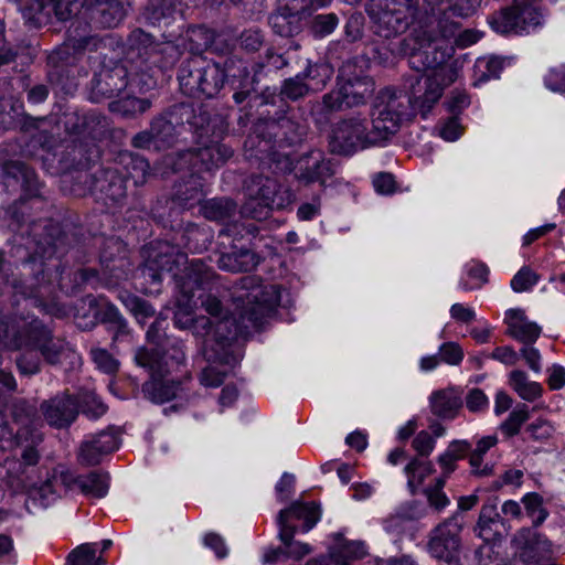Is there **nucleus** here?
<instances>
[{"label":"nucleus","instance_id":"nucleus-1","mask_svg":"<svg viewBox=\"0 0 565 565\" xmlns=\"http://www.w3.org/2000/svg\"><path fill=\"white\" fill-rule=\"evenodd\" d=\"M147 260L142 268L145 280L150 281L146 294H159L166 274L175 280L173 323L180 330H189L209 360H220L230 341L249 328H258L280 302L277 286L254 288L247 295L246 305L238 319L228 317L220 296L214 292L216 275L201 260L193 259L189 267L188 256L167 242L150 243L145 250Z\"/></svg>","mask_w":565,"mask_h":565},{"label":"nucleus","instance_id":"nucleus-2","mask_svg":"<svg viewBox=\"0 0 565 565\" xmlns=\"http://www.w3.org/2000/svg\"><path fill=\"white\" fill-rule=\"evenodd\" d=\"M455 82L456 71L444 67L423 82L413 84L411 95L392 88L381 90L376 97L371 129H367L365 119L353 117L338 122L331 135V150L339 154H352L387 140L404 121L412 120L417 114L426 119L444 89Z\"/></svg>","mask_w":565,"mask_h":565},{"label":"nucleus","instance_id":"nucleus-3","mask_svg":"<svg viewBox=\"0 0 565 565\" xmlns=\"http://www.w3.org/2000/svg\"><path fill=\"white\" fill-rule=\"evenodd\" d=\"M417 4V0H372L367 7V13L374 32L381 38L391 39L404 33L414 22L416 26L402 41L398 53L409 55L412 64L420 61L427 71L416 79L415 84L444 67L454 68L457 79L459 77L457 63H448L452 47L439 42L438 38L447 39L455 35L459 22L440 15L427 17L423 6L418 8Z\"/></svg>","mask_w":565,"mask_h":565},{"label":"nucleus","instance_id":"nucleus-4","mask_svg":"<svg viewBox=\"0 0 565 565\" xmlns=\"http://www.w3.org/2000/svg\"><path fill=\"white\" fill-rule=\"evenodd\" d=\"M0 347L8 349L38 348L50 364L79 361L68 342L52 335V332L33 315L12 316L0 321Z\"/></svg>","mask_w":565,"mask_h":565},{"label":"nucleus","instance_id":"nucleus-5","mask_svg":"<svg viewBox=\"0 0 565 565\" xmlns=\"http://www.w3.org/2000/svg\"><path fill=\"white\" fill-rule=\"evenodd\" d=\"M127 45V60L135 68L131 83H136L140 92L153 88L157 73L174 65L184 51L180 40L156 43L149 34L139 29L129 34Z\"/></svg>","mask_w":565,"mask_h":565},{"label":"nucleus","instance_id":"nucleus-6","mask_svg":"<svg viewBox=\"0 0 565 565\" xmlns=\"http://www.w3.org/2000/svg\"><path fill=\"white\" fill-rule=\"evenodd\" d=\"M127 0H33L32 8L36 13L32 17L38 23H47L52 17L65 21L76 15L87 6H96L99 23L105 28L117 26L126 15Z\"/></svg>","mask_w":565,"mask_h":565},{"label":"nucleus","instance_id":"nucleus-7","mask_svg":"<svg viewBox=\"0 0 565 565\" xmlns=\"http://www.w3.org/2000/svg\"><path fill=\"white\" fill-rule=\"evenodd\" d=\"M225 71L216 62L196 54L183 62L178 79L184 95L214 97L225 83Z\"/></svg>","mask_w":565,"mask_h":565},{"label":"nucleus","instance_id":"nucleus-8","mask_svg":"<svg viewBox=\"0 0 565 565\" xmlns=\"http://www.w3.org/2000/svg\"><path fill=\"white\" fill-rule=\"evenodd\" d=\"M43 257H32L22 265L25 273H35L34 277L26 281L13 279L9 282L17 292L23 295L34 306L42 307L47 313L55 315V287H63L61 284L62 274L58 271L57 265H53L55 270L49 273V267L44 264Z\"/></svg>","mask_w":565,"mask_h":565},{"label":"nucleus","instance_id":"nucleus-9","mask_svg":"<svg viewBox=\"0 0 565 565\" xmlns=\"http://www.w3.org/2000/svg\"><path fill=\"white\" fill-rule=\"evenodd\" d=\"M249 200L243 206V213L255 220H265L273 210H281L292 202V193L282 189L268 177H257L249 186Z\"/></svg>","mask_w":565,"mask_h":565},{"label":"nucleus","instance_id":"nucleus-10","mask_svg":"<svg viewBox=\"0 0 565 565\" xmlns=\"http://www.w3.org/2000/svg\"><path fill=\"white\" fill-rule=\"evenodd\" d=\"M156 324L147 331V340L153 344ZM135 362L138 366L146 369L150 377L171 375L184 366L185 353L181 347H172L164 354L157 347H140L135 352Z\"/></svg>","mask_w":565,"mask_h":565},{"label":"nucleus","instance_id":"nucleus-11","mask_svg":"<svg viewBox=\"0 0 565 565\" xmlns=\"http://www.w3.org/2000/svg\"><path fill=\"white\" fill-rule=\"evenodd\" d=\"M232 149L222 143H212L199 150H184L164 157V164L172 171L195 169L196 171H211L222 166L231 156Z\"/></svg>","mask_w":565,"mask_h":565},{"label":"nucleus","instance_id":"nucleus-12","mask_svg":"<svg viewBox=\"0 0 565 565\" xmlns=\"http://www.w3.org/2000/svg\"><path fill=\"white\" fill-rule=\"evenodd\" d=\"M541 14L533 4L515 3L490 18V25L500 34L530 32L540 24Z\"/></svg>","mask_w":565,"mask_h":565},{"label":"nucleus","instance_id":"nucleus-13","mask_svg":"<svg viewBox=\"0 0 565 565\" xmlns=\"http://www.w3.org/2000/svg\"><path fill=\"white\" fill-rule=\"evenodd\" d=\"M515 559L524 565H534L552 556V543L531 527L520 529L512 537Z\"/></svg>","mask_w":565,"mask_h":565},{"label":"nucleus","instance_id":"nucleus-14","mask_svg":"<svg viewBox=\"0 0 565 565\" xmlns=\"http://www.w3.org/2000/svg\"><path fill=\"white\" fill-rule=\"evenodd\" d=\"M374 83L369 77L349 79L323 96V105L329 110L354 107L365 104L374 93Z\"/></svg>","mask_w":565,"mask_h":565},{"label":"nucleus","instance_id":"nucleus-15","mask_svg":"<svg viewBox=\"0 0 565 565\" xmlns=\"http://www.w3.org/2000/svg\"><path fill=\"white\" fill-rule=\"evenodd\" d=\"M131 67H134L132 64ZM132 70L135 71V68ZM127 77L128 70L121 64H115L113 67L103 66L92 81L90 99L99 103L105 98L118 96L128 84L139 88L136 83H131L135 74L129 82Z\"/></svg>","mask_w":565,"mask_h":565},{"label":"nucleus","instance_id":"nucleus-16","mask_svg":"<svg viewBox=\"0 0 565 565\" xmlns=\"http://www.w3.org/2000/svg\"><path fill=\"white\" fill-rule=\"evenodd\" d=\"M460 530L461 525L456 518H450L439 524L430 535L428 543L430 555L454 565L452 562L457 557L460 546Z\"/></svg>","mask_w":565,"mask_h":565},{"label":"nucleus","instance_id":"nucleus-17","mask_svg":"<svg viewBox=\"0 0 565 565\" xmlns=\"http://www.w3.org/2000/svg\"><path fill=\"white\" fill-rule=\"evenodd\" d=\"M188 371L185 365L180 369L179 372H174L171 375L153 376L150 377L142 385V392L145 396L153 403L163 404L174 398L186 397L184 382L181 377H185Z\"/></svg>","mask_w":565,"mask_h":565},{"label":"nucleus","instance_id":"nucleus-18","mask_svg":"<svg viewBox=\"0 0 565 565\" xmlns=\"http://www.w3.org/2000/svg\"><path fill=\"white\" fill-rule=\"evenodd\" d=\"M19 408L24 412L25 415L22 416L18 414V411L14 413V423L18 425L14 436L18 444H22L24 441L30 443L23 449L21 458L23 463L34 466L38 463L40 458L35 446L42 440L41 435L38 431L39 419L36 418L33 409L25 406L24 403Z\"/></svg>","mask_w":565,"mask_h":565},{"label":"nucleus","instance_id":"nucleus-19","mask_svg":"<svg viewBox=\"0 0 565 565\" xmlns=\"http://www.w3.org/2000/svg\"><path fill=\"white\" fill-rule=\"evenodd\" d=\"M61 481L72 491H79L89 498H104L109 489V475L103 471H92L77 476L70 471L61 473Z\"/></svg>","mask_w":565,"mask_h":565},{"label":"nucleus","instance_id":"nucleus-20","mask_svg":"<svg viewBox=\"0 0 565 565\" xmlns=\"http://www.w3.org/2000/svg\"><path fill=\"white\" fill-rule=\"evenodd\" d=\"M294 172L295 177L306 184L319 182L321 185H324L333 174L330 161L326 160L320 151H311L300 157Z\"/></svg>","mask_w":565,"mask_h":565},{"label":"nucleus","instance_id":"nucleus-21","mask_svg":"<svg viewBox=\"0 0 565 565\" xmlns=\"http://www.w3.org/2000/svg\"><path fill=\"white\" fill-rule=\"evenodd\" d=\"M119 443L116 434L110 430H103L96 435L88 436L81 446L79 460L87 466L100 462L102 457L116 449Z\"/></svg>","mask_w":565,"mask_h":565},{"label":"nucleus","instance_id":"nucleus-22","mask_svg":"<svg viewBox=\"0 0 565 565\" xmlns=\"http://www.w3.org/2000/svg\"><path fill=\"white\" fill-rule=\"evenodd\" d=\"M45 420L54 427L71 425L77 416L76 402L70 396H56L41 404Z\"/></svg>","mask_w":565,"mask_h":565},{"label":"nucleus","instance_id":"nucleus-23","mask_svg":"<svg viewBox=\"0 0 565 565\" xmlns=\"http://www.w3.org/2000/svg\"><path fill=\"white\" fill-rule=\"evenodd\" d=\"M504 321L508 326L507 333L525 345L533 344L541 335V327L530 321L522 309L508 310Z\"/></svg>","mask_w":565,"mask_h":565},{"label":"nucleus","instance_id":"nucleus-24","mask_svg":"<svg viewBox=\"0 0 565 565\" xmlns=\"http://www.w3.org/2000/svg\"><path fill=\"white\" fill-rule=\"evenodd\" d=\"M367 555V547L362 541H343L328 557L313 558L306 565H351V562L362 559Z\"/></svg>","mask_w":565,"mask_h":565},{"label":"nucleus","instance_id":"nucleus-25","mask_svg":"<svg viewBox=\"0 0 565 565\" xmlns=\"http://www.w3.org/2000/svg\"><path fill=\"white\" fill-rule=\"evenodd\" d=\"M461 392L455 387L435 391L429 396L431 413L443 419H454L462 407Z\"/></svg>","mask_w":565,"mask_h":565},{"label":"nucleus","instance_id":"nucleus-26","mask_svg":"<svg viewBox=\"0 0 565 565\" xmlns=\"http://www.w3.org/2000/svg\"><path fill=\"white\" fill-rule=\"evenodd\" d=\"M233 250L223 253L217 265L221 269L231 273L249 271L259 264V257L250 249L245 247L237 248L233 245Z\"/></svg>","mask_w":565,"mask_h":565},{"label":"nucleus","instance_id":"nucleus-27","mask_svg":"<svg viewBox=\"0 0 565 565\" xmlns=\"http://www.w3.org/2000/svg\"><path fill=\"white\" fill-rule=\"evenodd\" d=\"M289 518L303 520L305 525L302 527V531L308 532L316 525V523L320 519L319 507L315 502H295L288 509H284L279 512L278 526L281 527V525H289Z\"/></svg>","mask_w":565,"mask_h":565},{"label":"nucleus","instance_id":"nucleus-28","mask_svg":"<svg viewBox=\"0 0 565 565\" xmlns=\"http://www.w3.org/2000/svg\"><path fill=\"white\" fill-rule=\"evenodd\" d=\"M500 526H504V521L497 510V504H483L475 529L477 535L483 541L490 542L500 535Z\"/></svg>","mask_w":565,"mask_h":565},{"label":"nucleus","instance_id":"nucleus-29","mask_svg":"<svg viewBox=\"0 0 565 565\" xmlns=\"http://www.w3.org/2000/svg\"><path fill=\"white\" fill-rule=\"evenodd\" d=\"M119 164L124 171H119L127 181H132L136 186L145 184L149 175V163L142 157L131 152L119 154Z\"/></svg>","mask_w":565,"mask_h":565},{"label":"nucleus","instance_id":"nucleus-30","mask_svg":"<svg viewBox=\"0 0 565 565\" xmlns=\"http://www.w3.org/2000/svg\"><path fill=\"white\" fill-rule=\"evenodd\" d=\"M509 385L520 398L526 402H534L543 394L542 384L531 381L527 374L521 370H514L510 373Z\"/></svg>","mask_w":565,"mask_h":565},{"label":"nucleus","instance_id":"nucleus-31","mask_svg":"<svg viewBox=\"0 0 565 565\" xmlns=\"http://www.w3.org/2000/svg\"><path fill=\"white\" fill-rule=\"evenodd\" d=\"M148 12V19L153 24L163 22L168 25L171 20L182 15L183 6L180 0H150Z\"/></svg>","mask_w":565,"mask_h":565},{"label":"nucleus","instance_id":"nucleus-32","mask_svg":"<svg viewBox=\"0 0 565 565\" xmlns=\"http://www.w3.org/2000/svg\"><path fill=\"white\" fill-rule=\"evenodd\" d=\"M489 268L486 264L470 260L463 267V275L459 281V287L465 291L481 288L488 282Z\"/></svg>","mask_w":565,"mask_h":565},{"label":"nucleus","instance_id":"nucleus-33","mask_svg":"<svg viewBox=\"0 0 565 565\" xmlns=\"http://www.w3.org/2000/svg\"><path fill=\"white\" fill-rule=\"evenodd\" d=\"M423 10L431 17L440 15L448 18V20H456L457 18L468 17L471 6L467 8L459 7L458 4H451V0H424Z\"/></svg>","mask_w":565,"mask_h":565},{"label":"nucleus","instance_id":"nucleus-34","mask_svg":"<svg viewBox=\"0 0 565 565\" xmlns=\"http://www.w3.org/2000/svg\"><path fill=\"white\" fill-rule=\"evenodd\" d=\"M503 70V60L497 56L479 57L473 65V86L498 78Z\"/></svg>","mask_w":565,"mask_h":565},{"label":"nucleus","instance_id":"nucleus-35","mask_svg":"<svg viewBox=\"0 0 565 565\" xmlns=\"http://www.w3.org/2000/svg\"><path fill=\"white\" fill-rule=\"evenodd\" d=\"M180 41L184 50H189L193 55H196L212 44L213 32L202 25L191 26Z\"/></svg>","mask_w":565,"mask_h":565},{"label":"nucleus","instance_id":"nucleus-36","mask_svg":"<svg viewBox=\"0 0 565 565\" xmlns=\"http://www.w3.org/2000/svg\"><path fill=\"white\" fill-rule=\"evenodd\" d=\"M434 471L435 469L430 461L418 458L412 459L405 467L407 486L411 492L415 493Z\"/></svg>","mask_w":565,"mask_h":565},{"label":"nucleus","instance_id":"nucleus-37","mask_svg":"<svg viewBox=\"0 0 565 565\" xmlns=\"http://www.w3.org/2000/svg\"><path fill=\"white\" fill-rule=\"evenodd\" d=\"M303 81L307 83L310 92H320L330 81L333 71L327 63L308 64L302 73Z\"/></svg>","mask_w":565,"mask_h":565},{"label":"nucleus","instance_id":"nucleus-38","mask_svg":"<svg viewBox=\"0 0 565 565\" xmlns=\"http://www.w3.org/2000/svg\"><path fill=\"white\" fill-rule=\"evenodd\" d=\"M106 185H100V191L114 202H119L126 196L128 182L118 169H107L104 172Z\"/></svg>","mask_w":565,"mask_h":565},{"label":"nucleus","instance_id":"nucleus-39","mask_svg":"<svg viewBox=\"0 0 565 565\" xmlns=\"http://www.w3.org/2000/svg\"><path fill=\"white\" fill-rule=\"evenodd\" d=\"M97 543H85L74 548L68 557L67 565H105L102 555L97 556Z\"/></svg>","mask_w":565,"mask_h":565},{"label":"nucleus","instance_id":"nucleus-40","mask_svg":"<svg viewBox=\"0 0 565 565\" xmlns=\"http://www.w3.org/2000/svg\"><path fill=\"white\" fill-rule=\"evenodd\" d=\"M296 527L291 525H281L279 527V539L286 546V554L294 559H301L310 554L312 548L309 544L294 541Z\"/></svg>","mask_w":565,"mask_h":565},{"label":"nucleus","instance_id":"nucleus-41","mask_svg":"<svg viewBox=\"0 0 565 565\" xmlns=\"http://www.w3.org/2000/svg\"><path fill=\"white\" fill-rule=\"evenodd\" d=\"M235 210L236 205L230 199H212L201 207L204 217L212 221H224L231 217Z\"/></svg>","mask_w":565,"mask_h":565},{"label":"nucleus","instance_id":"nucleus-42","mask_svg":"<svg viewBox=\"0 0 565 565\" xmlns=\"http://www.w3.org/2000/svg\"><path fill=\"white\" fill-rule=\"evenodd\" d=\"M151 107V102L147 98H137L127 96L109 103V109L124 116H135L147 111Z\"/></svg>","mask_w":565,"mask_h":565},{"label":"nucleus","instance_id":"nucleus-43","mask_svg":"<svg viewBox=\"0 0 565 565\" xmlns=\"http://www.w3.org/2000/svg\"><path fill=\"white\" fill-rule=\"evenodd\" d=\"M12 351H21L17 359V366L20 373L24 375H33L40 372L41 354L38 348H19Z\"/></svg>","mask_w":565,"mask_h":565},{"label":"nucleus","instance_id":"nucleus-44","mask_svg":"<svg viewBox=\"0 0 565 565\" xmlns=\"http://www.w3.org/2000/svg\"><path fill=\"white\" fill-rule=\"evenodd\" d=\"M522 502L534 526H540L548 516V512L543 507V498L540 494L534 492L526 493L522 498Z\"/></svg>","mask_w":565,"mask_h":565},{"label":"nucleus","instance_id":"nucleus-45","mask_svg":"<svg viewBox=\"0 0 565 565\" xmlns=\"http://www.w3.org/2000/svg\"><path fill=\"white\" fill-rule=\"evenodd\" d=\"M530 414L526 405L515 407L509 417L502 423L501 430L508 437L519 434L522 425L529 419Z\"/></svg>","mask_w":565,"mask_h":565},{"label":"nucleus","instance_id":"nucleus-46","mask_svg":"<svg viewBox=\"0 0 565 565\" xmlns=\"http://www.w3.org/2000/svg\"><path fill=\"white\" fill-rule=\"evenodd\" d=\"M22 106L11 98H0V129L12 128L20 114Z\"/></svg>","mask_w":565,"mask_h":565},{"label":"nucleus","instance_id":"nucleus-47","mask_svg":"<svg viewBox=\"0 0 565 565\" xmlns=\"http://www.w3.org/2000/svg\"><path fill=\"white\" fill-rule=\"evenodd\" d=\"M186 190L182 192L181 190L177 191V200L179 203L185 207L190 209L196 203H201L203 198V190L201 184L198 183L194 175H191L190 181L188 182Z\"/></svg>","mask_w":565,"mask_h":565},{"label":"nucleus","instance_id":"nucleus-48","mask_svg":"<svg viewBox=\"0 0 565 565\" xmlns=\"http://www.w3.org/2000/svg\"><path fill=\"white\" fill-rule=\"evenodd\" d=\"M311 93L307 83L303 81L302 75L297 74L295 77L288 78L284 82L281 87V95L285 98L297 100Z\"/></svg>","mask_w":565,"mask_h":565},{"label":"nucleus","instance_id":"nucleus-49","mask_svg":"<svg viewBox=\"0 0 565 565\" xmlns=\"http://www.w3.org/2000/svg\"><path fill=\"white\" fill-rule=\"evenodd\" d=\"M124 303L140 323L152 317L156 312L153 307L148 301L136 296H127L124 299Z\"/></svg>","mask_w":565,"mask_h":565},{"label":"nucleus","instance_id":"nucleus-50","mask_svg":"<svg viewBox=\"0 0 565 565\" xmlns=\"http://www.w3.org/2000/svg\"><path fill=\"white\" fill-rule=\"evenodd\" d=\"M174 126L164 118H157L151 122V131L156 138V147L169 146L174 136Z\"/></svg>","mask_w":565,"mask_h":565},{"label":"nucleus","instance_id":"nucleus-51","mask_svg":"<svg viewBox=\"0 0 565 565\" xmlns=\"http://www.w3.org/2000/svg\"><path fill=\"white\" fill-rule=\"evenodd\" d=\"M79 404L82 412L90 418H98L107 412V406L94 392L84 393Z\"/></svg>","mask_w":565,"mask_h":565},{"label":"nucleus","instance_id":"nucleus-52","mask_svg":"<svg viewBox=\"0 0 565 565\" xmlns=\"http://www.w3.org/2000/svg\"><path fill=\"white\" fill-rule=\"evenodd\" d=\"M539 281V276L529 267H522L511 279V288L515 292L527 291Z\"/></svg>","mask_w":565,"mask_h":565},{"label":"nucleus","instance_id":"nucleus-53","mask_svg":"<svg viewBox=\"0 0 565 565\" xmlns=\"http://www.w3.org/2000/svg\"><path fill=\"white\" fill-rule=\"evenodd\" d=\"M445 484V478H437L434 487L425 489L429 504L437 511H441L450 503L448 497L443 491Z\"/></svg>","mask_w":565,"mask_h":565},{"label":"nucleus","instance_id":"nucleus-54","mask_svg":"<svg viewBox=\"0 0 565 565\" xmlns=\"http://www.w3.org/2000/svg\"><path fill=\"white\" fill-rule=\"evenodd\" d=\"M438 356L446 364L459 365L463 360L465 353L459 343L448 341L439 347Z\"/></svg>","mask_w":565,"mask_h":565},{"label":"nucleus","instance_id":"nucleus-55","mask_svg":"<svg viewBox=\"0 0 565 565\" xmlns=\"http://www.w3.org/2000/svg\"><path fill=\"white\" fill-rule=\"evenodd\" d=\"M3 173L17 182L20 180L30 183L34 178V171L21 161H9L3 164Z\"/></svg>","mask_w":565,"mask_h":565},{"label":"nucleus","instance_id":"nucleus-56","mask_svg":"<svg viewBox=\"0 0 565 565\" xmlns=\"http://www.w3.org/2000/svg\"><path fill=\"white\" fill-rule=\"evenodd\" d=\"M339 23V19L334 13L318 14L312 22V31L319 38L331 34Z\"/></svg>","mask_w":565,"mask_h":565},{"label":"nucleus","instance_id":"nucleus-57","mask_svg":"<svg viewBox=\"0 0 565 565\" xmlns=\"http://www.w3.org/2000/svg\"><path fill=\"white\" fill-rule=\"evenodd\" d=\"M90 355L97 367L107 374H113L118 370V362L113 355L104 349H92Z\"/></svg>","mask_w":565,"mask_h":565},{"label":"nucleus","instance_id":"nucleus-58","mask_svg":"<svg viewBox=\"0 0 565 565\" xmlns=\"http://www.w3.org/2000/svg\"><path fill=\"white\" fill-rule=\"evenodd\" d=\"M463 128L457 115L443 121L439 126V136L446 141H456L462 135Z\"/></svg>","mask_w":565,"mask_h":565},{"label":"nucleus","instance_id":"nucleus-59","mask_svg":"<svg viewBox=\"0 0 565 565\" xmlns=\"http://www.w3.org/2000/svg\"><path fill=\"white\" fill-rule=\"evenodd\" d=\"M546 88L554 93L565 94V67H554L545 75Z\"/></svg>","mask_w":565,"mask_h":565},{"label":"nucleus","instance_id":"nucleus-60","mask_svg":"<svg viewBox=\"0 0 565 565\" xmlns=\"http://www.w3.org/2000/svg\"><path fill=\"white\" fill-rule=\"evenodd\" d=\"M436 440L429 431L420 430L412 441L414 450L422 457H428L435 449Z\"/></svg>","mask_w":565,"mask_h":565},{"label":"nucleus","instance_id":"nucleus-61","mask_svg":"<svg viewBox=\"0 0 565 565\" xmlns=\"http://www.w3.org/2000/svg\"><path fill=\"white\" fill-rule=\"evenodd\" d=\"M466 406L472 413L483 412L489 406V399L480 388H472L466 396Z\"/></svg>","mask_w":565,"mask_h":565},{"label":"nucleus","instance_id":"nucleus-62","mask_svg":"<svg viewBox=\"0 0 565 565\" xmlns=\"http://www.w3.org/2000/svg\"><path fill=\"white\" fill-rule=\"evenodd\" d=\"M225 377V372L215 366H207L200 374V383L205 387H218L224 383Z\"/></svg>","mask_w":565,"mask_h":565},{"label":"nucleus","instance_id":"nucleus-63","mask_svg":"<svg viewBox=\"0 0 565 565\" xmlns=\"http://www.w3.org/2000/svg\"><path fill=\"white\" fill-rule=\"evenodd\" d=\"M451 319L457 322L468 324L476 319V311L473 308L457 302L450 307L449 310Z\"/></svg>","mask_w":565,"mask_h":565},{"label":"nucleus","instance_id":"nucleus-64","mask_svg":"<svg viewBox=\"0 0 565 565\" xmlns=\"http://www.w3.org/2000/svg\"><path fill=\"white\" fill-rule=\"evenodd\" d=\"M490 358L501 362L504 365L512 366L515 365L519 361V353L509 345L497 347Z\"/></svg>","mask_w":565,"mask_h":565}]
</instances>
